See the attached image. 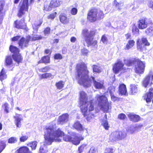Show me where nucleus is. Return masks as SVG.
Segmentation results:
<instances>
[{
    "label": "nucleus",
    "instance_id": "obj_25",
    "mask_svg": "<svg viewBox=\"0 0 153 153\" xmlns=\"http://www.w3.org/2000/svg\"><path fill=\"white\" fill-rule=\"evenodd\" d=\"M119 91L122 95H126L127 93L126 85L124 84H121L119 87Z\"/></svg>",
    "mask_w": 153,
    "mask_h": 153
},
{
    "label": "nucleus",
    "instance_id": "obj_61",
    "mask_svg": "<svg viewBox=\"0 0 153 153\" xmlns=\"http://www.w3.org/2000/svg\"><path fill=\"white\" fill-rule=\"evenodd\" d=\"M20 38V36H17L12 38V41H16L18 40Z\"/></svg>",
    "mask_w": 153,
    "mask_h": 153
},
{
    "label": "nucleus",
    "instance_id": "obj_51",
    "mask_svg": "<svg viewBox=\"0 0 153 153\" xmlns=\"http://www.w3.org/2000/svg\"><path fill=\"white\" fill-rule=\"evenodd\" d=\"M109 90L111 96L114 94V93L115 91V88L114 87H110L109 88Z\"/></svg>",
    "mask_w": 153,
    "mask_h": 153
},
{
    "label": "nucleus",
    "instance_id": "obj_52",
    "mask_svg": "<svg viewBox=\"0 0 153 153\" xmlns=\"http://www.w3.org/2000/svg\"><path fill=\"white\" fill-rule=\"evenodd\" d=\"M56 12H54L49 15L48 16V19H53L56 16Z\"/></svg>",
    "mask_w": 153,
    "mask_h": 153
},
{
    "label": "nucleus",
    "instance_id": "obj_55",
    "mask_svg": "<svg viewBox=\"0 0 153 153\" xmlns=\"http://www.w3.org/2000/svg\"><path fill=\"white\" fill-rule=\"evenodd\" d=\"M114 5L118 8V9L120 10V7H119V5H121V3H119L116 0H115L114 1Z\"/></svg>",
    "mask_w": 153,
    "mask_h": 153
},
{
    "label": "nucleus",
    "instance_id": "obj_62",
    "mask_svg": "<svg viewBox=\"0 0 153 153\" xmlns=\"http://www.w3.org/2000/svg\"><path fill=\"white\" fill-rule=\"evenodd\" d=\"M76 41V38L74 36H72L70 39V41L72 42H74Z\"/></svg>",
    "mask_w": 153,
    "mask_h": 153
},
{
    "label": "nucleus",
    "instance_id": "obj_33",
    "mask_svg": "<svg viewBox=\"0 0 153 153\" xmlns=\"http://www.w3.org/2000/svg\"><path fill=\"white\" fill-rule=\"evenodd\" d=\"M50 62V57L48 56H45L43 57L41 60L38 62V63H49Z\"/></svg>",
    "mask_w": 153,
    "mask_h": 153
},
{
    "label": "nucleus",
    "instance_id": "obj_28",
    "mask_svg": "<svg viewBox=\"0 0 153 153\" xmlns=\"http://www.w3.org/2000/svg\"><path fill=\"white\" fill-rule=\"evenodd\" d=\"M18 153H31L29 151L28 148L26 147H21L17 150Z\"/></svg>",
    "mask_w": 153,
    "mask_h": 153
},
{
    "label": "nucleus",
    "instance_id": "obj_13",
    "mask_svg": "<svg viewBox=\"0 0 153 153\" xmlns=\"http://www.w3.org/2000/svg\"><path fill=\"white\" fill-rule=\"evenodd\" d=\"M68 117L69 115L68 114H63L58 117V123L61 125L65 123L68 121Z\"/></svg>",
    "mask_w": 153,
    "mask_h": 153
},
{
    "label": "nucleus",
    "instance_id": "obj_12",
    "mask_svg": "<svg viewBox=\"0 0 153 153\" xmlns=\"http://www.w3.org/2000/svg\"><path fill=\"white\" fill-rule=\"evenodd\" d=\"M143 98L148 103L150 102L152 100L153 103V88L150 89L149 92L146 93Z\"/></svg>",
    "mask_w": 153,
    "mask_h": 153
},
{
    "label": "nucleus",
    "instance_id": "obj_15",
    "mask_svg": "<svg viewBox=\"0 0 153 153\" xmlns=\"http://www.w3.org/2000/svg\"><path fill=\"white\" fill-rule=\"evenodd\" d=\"M140 40L138 39L137 41V48L138 50L140 51L142 50V48L143 46V44L145 45H149V43L148 42V41L146 38H143L142 39V44H140Z\"/></svg>",
    "mask_w": 153,
    "mask_h": 153
},
{
    "label": "nucleus",
    "instance_id": "obj_40",
    "mask_svg": "<svg viewBox=\"0 0 153 153\" xmlns=\"http://www.w3.org/2000/svg\"><path fill=\"white\" fill-rule=\"evenodd\" d=\"M102 125L105 129L108 130L109 127L108 121L106 120H103L102 122Z\"/></svg>",
    "mask_w": 153,
    "mask_h": 153
},
{
    "label": "nucleus",
    "instance_id": "obj_39",
    "mask_svg": "<svg viewBox=\"0 0 153 153\" xmlns=\"http://www.w3.org/2000/svg\"><path fill=\"white\" fill-rule=\"evenodd\" d=\"M37 144V142L35 141L29 143L28 144V145L29 146H30L31 148L32 149L34 150L36 148Z\"/></svg>",
    "mask_w": 153,
    "mask_h": 153
},
{
    "label": "nucleus",
    "instance_id": "obj_44",
    "mask_svg": "<svg viewBox=\"0 0 153 153\" xmlns=\"http://www.w3.org/2000/svg\"><path fill=\"white\" fill-rule=\"evenodd\" d=\"M86 146V145L83 144L78 148V151L79 153H81L83 151Z\"/></svg>",
    "mask_w": 153,
    "mask_h": 153
},
{
    "label": "nucleus",
    "instance_id": "obj_2",
    "mask_svg": "<svg viewBox=\"0 0 153 153\" xmlns=\"http://www.w3.org/2000/svg\"><path fill=\"white\" fill-rule=\"evenodd\" d=\"M77 76L76 77L78 83L84 87L88 88L91 85L92 82L96 89H102L104 88V82L102 81L97 80L93 76L88 77L89 72L86 65L83 63L78 64L76 67Z\"/></svg>",
    "mask_w": 153,
    "mask_h": 153
},
{
    "label": "nucleus",
    "instance_id": "obj_57",
    "mask_svg": "<svg viewBox=\"0 0 153 153\" xmlns=\"http://www.w3.org/2000/svg\"><path fill=\"white\" fill-rule=\"evenodd\" d=\"M77 12V9L75 8H73L71 10V13L73 15H76Z\"/></svg>",
    "mask_w": 153,
    "mask_h": 153
},
{
    "label": "nucleus",
    "instance_id": "obj_26",
    "mask_svg": "<svg viewBox=\"0 0 153 153\" xmlns=\"http://www.w3.org/2000/svg\"><path fill=\"white\" fill-rule=\"evenodd\" d=\"M27 38L29 39V41H35L42 39V37L41 35H38L36 34H32L31 37L28 36Z\"/></svg>",
    "mask_w": 153,
    "mask_h": 153
},
{
    "label": "nucleus",
    "instance_id": "obj_37",
    "mask_svg": "<svg viewBox=\"0 0 153 153\" xmlns=\"http://www.w3.org/2000/svg\"><path fill=\"white\" fill-rule=\"evenodd\" d=\"M6 146V141H0V153L4 149Z\"/></svg>",
    "mask_w": 153,
    "mask_h": 153
},
{
    "label": "nucleus",
    "instance_id": "obj_56",
    "mask_svg": "<svg viewBox=\"0 0 153 153\" xmlns=\"http://www.w3.org/2000/svg\"><path fill=\"white\" fill-rule=\"evenodd\" d=\"M126 117V115L123 114H121L119 115L118 118L121 120L124 119Z\"/></svg>",
    "mask_w": 153,
    "mask_h": 153
},
{
    "label": "nucleus",
    "instance_id": "obj_63",
    "mask_svg": "<svg viewBox=\"0 0 153 153\" xmlns=\"http://www.w3.org/2000/svg\"><path fill=\"white\" fill-rule=\"evenodd\" d=\"M147 76H150V79L152 82L153 80V73L152 72H150Z\"/></svg>",
    "mask_w": 153,
    "mask_h": 153
},
{
    "label": "nucleus",
    "instance_id": "obj_3",
    "mask_svg": "<svg viewBox=\"0 0 153 153\" xmlns=\"http://www.w3.org/2000/svg\"><path fill=\"white\" fill-rule=\"evenodd\" d=\"M80 107L84 117H85L88 121H91L94 117V114L91 112L94 109V104L92 101H88L82 104Z\"/></svg>",
    "mask_w": 153,
    "mask_h": 153
},
{
    "label": "nucleus",
    "instance_id": "obj_45",
    "mask_svg": "<svg viewBox=\"0 0 153 153\" xmlns=\"http://www.w3.org/2000/svg\"><path fill=\"white\" fill-rule=\"evenodd\" d=\"M9 105L7 103H5L2 106L4 109V110L7 113L9 112Z\"/></svg>",
    "mask_w": 153,
    "mask_h": 153
},
{
    "label": "nucleus",
    "instance_id": "obj_42",
    "mask_svg": "<svg viewBox=\"0 0 153 153\" xmlns=\"http://www.w3.org/2000/svg\"><path fill=\"white\" fill-rule=\"evenodd\" d=\"M101 41L104 44H107L108 42V39L105 35H103L101 39Z\"/></svg>",
    "mask_w": 153,
    "mask_h": 153
},
{
    "label": "nucleus",
    "instance_id": "obj_38",
    "mask_svg": "<svg viewBox=\"0 0 153 153\" xmlns=\"http://www.w3.org/2000/svg\"><path fill=\"white\" fill-rule=\"evenodd\" d=\"M12 60L11 56H7L6 58L5 62L7 65H10L12 63Z\"/></svg>",
    "mask_w": 153,
    "mask_h": 153
},
{
    "label": "nucleus",
    "instance_id": "obj_20",
    "mask_svg": "<svg viewBox=\"0 0 153 153\" xmlns=\"http://www.w3.org/2000/svg\"><path fill=\"white\" fill-rule=\"evenodd\" d=\"M74 128L78 131H82L85 129V128L80 123L79 121L76 122L74 124Z\"/></svg>",
    "mask_w": 153,
    "mask_h": 153
},
{
    "label": "nucleus",
    "instance_id": "obj_23",
    "mask_svg": "<svg viewBox=\"0 0 153 153\" xmlns=\"http://www.w3.org/2000/svg\"><path fill=\"white\" fill-rule=\"evenodd\" d=\"M152 84V83L150 79L149 76H146L143 82V85L145 88L147 87L149 85L150 86Z\"/></svg>",
    "mask_w": 153,
    "mask_h": 153
},
{
    "label": "nucleus",
    "instance_id": "obj_10",
    "mask_svg": "<svg viewBox=\"0 0 153 153\" xmlns=\"http://www.w3.org/2000/svg\"><path fill=\"white\" fill-rule=\"evenodd\" d=\"M94 32L92 31L90 33L88 31V30L85 29L83 30L82 33L85 36V41L87 44H91L92 39V36L94 34Z\"/></svg>",
    "mask_w": 153,
    "mask_h": 153
},
{
    "label": "nucleus",
    "instance_id": "obj_1",
    "mask_svg": "<svg viewBox=\"0 0 153 153\" xmlns=\"http://www.w3.org/2000/svg\"><path fill=\"white\" fill-rule=\"evenodd\" d=\"M44 132V145H51L53 141H61L62 136L64 140L71 142L72 137L69 135H65L64 133L59 128L56 129L55 121L47 124Z\"/></svg>",
    "mask_w": 153,
    "mask_h": 153
},
{
    "label": "nucleus",
    "instance_id": "obj_53",
    "mask_svg": "<svg viewBox=\"0 0 153 153\" xmlns=\"http://www.w3.org/2000/svg\"><path fill=\"white\" fill-rule=\"evenodd\" d=\"M88 52V50L86 49L83 48L81 50L82 53L83 55H87Z\"/></svg>",
    "mask_w": 153,
    "mask_h": 153
},
{
    "label": "nucleus",
    "instance_id": "obj_29",
    "mask_svg": "<svg viewBox=\"0 0 153 153\" xmlns=\"http://www.w3.org/2000/svg\"><path fill=\"white\" fill-rule=\"evenodd\" d=\"M65 84V82L61 80L56 82L55 86L57 89L61 90L64 87Z\"/></svg>",
    "mask_w": 153,
    "mask_h": 153
},
{
    "label": "nucleus",
    "instance_id": "obj_60",
    "mask_svg": "<svg viewBox=\"0 0 153 153\" xmlns=\"http://www.w3.org/2000/svg\"><path fill=\"white\" fill-rule=\"evenodd\" d=\"M15 56H16V57H17L16 58H17V59H19V58L18 57V56H20V57L21 58V60L20 61H19V62H18V61L17 62L16 61H15L16 62H17L18 64H19V62H21V61L22 60V57L20 55L19 53L17 55V54L16 55H15Z\"/></svg>",
    "mask_w": 153,
    "mask_h": 153
},
{
    "label": "nucleus",
    "instance_id": "obj_64",
    "mask_svg": "<svg viewBox=\"0 0 153 153\" xmlns=\"http://www.w3.org/2000/svg\"><path fill=\"white\" fill-rule=\"evenodd\" d=\"M4 4L2 2H0V12L4 11L3 10V7Z\"/></svg>",
    "mask_w": 153,
    "mask_h": 153
},
{
    "label": "nucleus",
    "instance_id": "obj_34",
    "mask_svg": "<svg viewBox=\"0 0 153 153\" xmlns=\"http://www.w3.org/2000/svg\"><path fill=\"white\" fill-rule=\"evenodd\" d=\"M137 85H130L131 93L132 94H134L135 93H137L138 91Z\"/></svg>",
    "mask_w": 153,
    "mask_h": 153
},
{
    "label": "nucleus",
    "instance_id": "obj_9",
    "mask_svg": "<svg viewBox=\"0 0 153 153\" xmlns=\"http://www.w3.org/2000/svg\"><path fill=\"white\" fill-rule=\"evenodd\" d=\"M145 64L144 62L138 61L135 66V70L136 73L139 74L143 73L144 71Z\"/></svg>",
    "mask_w": 153,
    "mask_h": 153
},
{
    "label": "nucleus",
    "instance_id": "obj_5",
    "mask_svg": "<svg viewBox=\"0 0 153 153\" xmlns=\"http://www.w3.org/2000/svg\"><path fill=\"white\" fill-rule=\"evenodd\" d=\"M127 134L124 131H115L111 133L110 135L109 140L112 142L118 140H122L126 137Z\"/></svg>",
    "mask_w": 153,
    "mask_h": 153
},
{
    "label": "nucleus",
    "instance_id": "obj_17",
    "mask_svg": "<svg viewBox=\"0 0 153 153\" xmlns=\"http://www.w3.org/2000/svg\"><path fill=\"white\" fill-rule=\"evenodd\" d=\"M29 41V39L27 37L26 39L22 37L18 43L19 45L21 48H24L27 46Z\"/></svg>",
    "mask_w": 153,
    "mask_h": 153
},
{
    "label": "nucleus",
    "instance_id": "obj_8",
    "mask_svg": "<svg viewBox=\"0 0 153 153\" xmlns=\"http://www.w3.org/2000/svg\"><path fill=\"white\" fill-rule=\"evenodd\" d=\"M28 0H24L22 3H20V8L18 14L19 16L21 17L25 13V11H27L28 9Z\"/></svg>",
    "mask_w": 153,
    "mask_h": 153
},
{
    "label": "nucleus",
    "instance_id": "obj_32",
    "mask_svg": "<svg viewBox=\"0 0 153 153\" xmlns=\"http://www.w3.org/2000/svg\"><path fill=\"white\" fill-rule=\"evenodd\" d=\"M39 76L41 79L50 78L52 79L53 78V76L50 73H45L41 75L40 74Z\"/></svg>",
    "mask_w": 153,
    "mask_h": 153
},
{
    "label": "nucleus",
    "instance_id": "obj_58",
    "mask_svg": "<svg viewBox=\"0 0 153 153\" xmlns=\"http://www.w3.org/2000/svg\"><path fill=\"white\" fill-rule=\"evenodd\" d=\"M96 150L94 147H92L88 153H96Z\"/></svg>",
    "mask_w": 153,
    "mask_h": 153
},
{
    "label": "nucleus",
    "instance_id": "obj_36",
    "mask_svg": "<svg viewBox=\"0 0 153 153\" xmlns=\"http://www.w3.org/2000/svg\"><path fill=\"white\" fill-rule=\"evenodd\" d=\"M92 68L94 72L100 73L102 71V68L97 65H94Z\"/></svg>",
    "mask_w": 153,
    "mask_h": 153
},
{
    "label": "nucleus",
    "instance_id": "obj_11",
    "mask_svg": "<svg viewBox=\"0 0 153 153\" xmlns=\"http://www.w3.org/2000/svg\"><path fill=\"white\" fill-rule=\"evenodd\" d=\"M10 51L13 53V57L15 61L19 62L21 60V58L19 56H18L19 58L18 59H17L16 56H15V55H17L19 54V49L16 47L11 45L9 48Z\"/></svg>",
    "mask_w": 153,
    "mask_h": 153
},
{
    "label": "nucleus",
    "instance_id": "obj_14",
    "mask_svg": "<svg viewBox=\"0 0 153 153\" xmlns=\"http://www.w3.org/2000/svg\"><path fill=\"white\" fill-rule=\"evenodd\" d=\"M88 97L87 94L82 91L79 92V101L81 105L88 102Z\"/></svg>",
    "mask_w": 153,
    "mask_h": 153
},
{
    "label": "nucleus",
    "instance_id": "obj_30",
    "mask_svg": "<svg viewBox=\"0 0 153 153\" xmlns=\"http://www.w3.org/2000/svg\"><path fill=\"white\" fill-rule=\"evenodd\" d=\"M62 3L61 0H52L50 4L53 7H57L59 6Z\"/></svg>",
    "mask_w": 153,
    "mask_h": 153
},
{
    "label": "nucleus",
    "instance_id": "obj_47",
    "mask_svg": "<svg viewBox=\"0 0 153 153\" xmlns=\"http://www.w3.org/2000/svg\"><path fill=\"white\" fill-rule=\"evenodd\" d=\"M49 70V67L46 66L39 69V71L40 72H45Z\"/></svg>",
    "mask_w": 153,
    "mask_h": 153
},
{
    "label": "nucleus",
    "instance_id": "obj_50",
    "mask_svg": "<svg viewBox=\"0 0 153 153\" xmlns=\"http://www.w3.org/2000/svg\"><path fill=\"white\" fill-rule=\"evenodd\" d=\"M4 14V11L0 12V24L2 22Z\"/></svg>",
    "mask_w": 153,
    "mask_h": 153
},
{
    "label": "nucleus",
    "instance_id": "obj_27",
    "mask_svg": "<svg viewBox=\"0 0 153 153\" xmlns=\"http://www.w3.org/2000/svg\"><path fill=\"white\" fill-rule=\"evenodd\" d=\"M134 41L133 40H130L126 45L124 49L125 50H128L131 48L134 44Z\"/></svg>",
    "mask_w": 153,
    "mask_h": 153
},
{
    "label": "nucleus",
    "instance_id": "obj_4",
    "mask_svg": "<svg viewBox=\"0 0 153 153\" xmlns=\"http://www.w3.org/2000/svg\"><path fill=\"white\" fill-rule=\"evenodd\" d=\"M96 98L98 102V105L100 109L104 112H108L111 107V103L108 101L107 97L104 95L100 96L97 94Z\"/></svg>",
    "mask_w": 153,
    "mask_h": 153
},
{
    "label": "nucleus",
    "instance_id": "obj_43",
    "mask_svg": "<svg viewBox=\"0 0 153 153\" xmlns=\"http://www.w3.org/2000/svg\"><path fill=\"white\" fill-rule=\"evenodd\" d=\"M17 141V139L15 137H12L10 138L8 140V143H16Z\"/></svg>",
    "mask_w": 153,
    "mask_h": 153
},
{
    "label": "nucleus",
    "instance_id": "obj_6",
    "mask_svg": "<svg viewBox=\"0 0 153 153\" xmlns=\"http://www.w3.org/2000/svg\"><path fill=\"white\" fill-rule=\"evenodd\" d=\"M124 64L122 61L120 59L117 60L113 65V70L115 74H118L120 72H124L125 69L123 67Z\"/></svg>",
    "mask_w": 153,
    "mask_h": 153
},
{
    "label": "nucleus",
    "instance_id": "obj_19",
    "mask_svg": "<svg viewBox=\"0 0 153 153\" xmlns=\"http://www.w3.org/2000/svg\"><path fill=\"white\" fill-rule=\"evenodd\" d=\"M15 123L17 127L20 128L21 126V121L22 120V115L20 114H16L14 116Z\"/></svg>",
    "mask_w": 153,
    "mask_h": 153
},
{
    "label": "nucleus",
    "instance_id": "obj_35",
    "mask_svg": "<svg viewBox=\"0 0 153 153\" xmlns=\"http://www.w3.org/2000/svg\"><path fill=\"white\" fill-rule=\"evenodd\" d=\"M7 75L6 74L5 69L3 68L0 73V80L2 81L3 80L6 79Z\"/></svg>",
    "mask_w": 153,
    "mask_h": 153
},
{
    "label": "nucleus",
    "instance_id": "obj_21",
    "mask_svg": "<svg viewBox=\"0 0 153 153\" xmlns=\"http://www.w3.org/2000/svg\"><path fill=\"white\" fill-rule=\"evenodd\" d=\"M128 116L130 120L134 122H138L140 120V117L139 116L132 113H129L128 114Z\"/></svg>",
    "mask_w": 153,
    "mask_h": 153
},
{
    "label": "nucleus",
    "instance_id": "obj_49",
    "mask_svg": "<svg viewBox=\"0 0 153 153\" xmlns=\"http://www.w3.org/2000/svg\"><path fill=\"white\" fill-rule=\"evenodd\" d=\"M50 29L49 27H47L44 30V33L45 36L49 34L50 33Z\"/></svg>",
    "mask_w": 153,
    "mask_h": 153
},
{
    "label": "nucleus",
    "instance_id": "obj_22",
    "mask_svg": "<svg viewBox=\"0 0 153 153\" xmlns=\"http://www.w3.org/2000/svg\"><path fill=\"white\" fill-rule=\"evenodd\" d=\"M83 138L82 136L79 137L75 136L74 137H72L71 142L74 145H78L80 143L81 140H83Z\"/></svg>",
    "mask_w": 153,
    "mask_h": 153
},
{
    "label": "nucleus",
    "instance_id": "obj_54",
    "mask_svg": "<svg viewBox=\"0 0 153 153\" xmlns=\"http://www.w3.org/2000/svg\"><path fill=\"white\" fill-rule=\"evenodd\" d=\"M54 59H61L62 58V55L59 53H57L55 54L54 56Z\"/></svg>",
    "mask_w": 153,
    "mask_h": 153
},
{
    "label": "nucleus",
    "instance_id": "obj_46",
    "mask_svg": "<svg viewBox=\"0 0 153 153\" xmlns=\"http://www.w3.org/2000/svg\"><path fill=\"white\" fill-rule=\"evenodd\" d=\"M132 31L134 34L138 33L139 31L138 29L137 28V26L134 25H133L132 26Z\"/></svg>",
    "mask_w": 153,
    "mask_h": 153
},
{
    "label": "nucleus",
    "instance_id": "obj_18",
    "mask_svg": "<svg viewBox=\"0 0 153 153\" xmlns=\"http://www.w3.org/2000/svg\"><path fill=\"white\" fill-rule=\"evenodd\" d=\"M148 23L145 19H142L140 20L138 22V28L140 29L146 28L147 27Z\"/></svg>",
    "mask_w": 153,
    "mask_h": 153
},
{
    "label": "nucleus",
    "instance_id": "obj_48",
    "mask_svg": "<svg viewBox=\"0 0 153 153\" xmlns=\"http://www.w3.org/2000/svg\"><path fill=\"white\" fill-rule=\"evenodd\" d=\"M28 137L27 136H22L20 138V140L21 142H24L26 141L28 139Z\"/></svg>",
    "mask_w": 153,
    "mask_h": 153
},
{
    "label": "nucleus",
    "instance_id": "obj_59",
    "mask_svg": "<svg viewBox=\"0 0 153 153\" xmlns=\"http://www.w3.org/2000/svg\"><path fill=\"white\" fill-rule=\"evenodd\" d=\"M136 130V129L135 128L133 127H132L130 129H129L128 130V131L130 133L133 134L134 133Z\"/></svg>",
    "mask_w": 153,
    "mask_h": 153
},
{
    "label": "nucleus",
    "instance_id": "obj_41",
    "mask_svg": "<svg viewBox=\"0 0 153 153\" xmlns=\"http://www.w3.org/2000/svg\"><path fill=\"white\" fill-rule=\"evenodd\" d=\"M146 33L149 35H152L153 34V28L152 27L148 28L145 31Z\"/></svg>",
    "mask_w": 153,
    "mask_h": 153
},
{
    "label": "nucleus",
    "instance_id": "obj_7",
    "mask_svg": "<svg viewBox=\"0 0 153 153\" xmlns=\"http://www.w3.org/2000/svg\"><path fill=\"white\" fill-rule=\"evenodd\" d=\"M98 12L97 10L92 9L89 13L87 18L91 22L95 21L97 18H101V16L97 15Z\"/></svg>",
    "mask_w": 153,
    "mask_h": 153
},
{
    "label": "nucleus",
    "instance_id": "obj_31",
    "mask_svg": "<svg viewBox=\"0 0 153 153\" xmlns=\"http://www.w3.org/2000/svg\"><path fill=\"white\" fill-rule=\"evenodd\" d=\"M59 19L60 22L64 24H67L68 22V19L66 16L64 14H61L59 16Z\"/></svg>",
    "mask_w": 153,
    "mask_h": 153
},
{
    "label": "nucleus",
    "instance_id": "obj_16",
    "mask_svg": "<svg viewBox=\"0 0 153 153\" xmlns=\"http://www.w3.org/2000/svg\"><path fill=\"white\" fill-rule=\"evenodd\" d=\"M15 27L17 28L26 29V25L24 23V19H21L19 21H15Z\"/></svg>",
    "mask_w": 153,
    "mask_h": 153
},
{
    "label": "nucleus",
    "instance_id": "obj_24",
    "mask_svg": "<svg viewBox=\"0 0 153 153\" xmlns=\"http://www.w3.org/2000/svg\"><path fill=\"white\" fill-rule=\"evenodd\" d=\"M42 23V20H40L38 22H36L33 25V33H36L37 32L38 28L40 26Z\"/></svg>",
    "mask_w": 153,
    "mask_h": 153
}]
</instances>
